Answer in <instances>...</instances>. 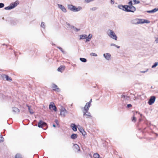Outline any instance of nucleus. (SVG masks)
Segmentation results:
<instances>
[{"instance_id":"nucleus-19","label":"nucleus","mask_w":158,"mask_h":158,"mask_svg":"<svg viewBox=\"0 0 158 158\" xmlns=\"http://www.w3.org/2000/svg\"><path fill=\"white\" fill-rule=\"evenodd\" d=\"M26 106L28 108V110L30 113V114H33L34 112L33 111V110L31 109V106L28 105H26Z\"/></svg>"},{"instance_id":"nucleus-20","label":"nucleus","mask_w":158,"mask_h":158,"mask_svg":"<svg viewBox=\"0 0 158 158\" xmlns=\"http://www.w3.org/2000/svg\"><path fill=\"white\" fill-rule=\"evenodd\" d=\"M74 10H73L74 12H77L80 10L82 9V7L81 6H78L77 8L75 6L74 8Z\"/></svg>"},{"instance_id":"nucleus-16","label":"nucleus","mask_w":158,"mask_h":158,"mask_svg":"<svg viewBox=\"0 0 158 158\" xmlns=\"http://www.w3.org/2000/svg\"><path fill=\"white\" fill-rule=\"evenodd\" d=\"M92 102V100L91 99L89 102H87L84 107H87L88 108H89L91 105V102Z\"/></svg>"},{"instance_id":"nucleus-22","label":"nucleus","mask_w":158,"mask_h":158,"mask_svg":"<svg viewBox=\"0 0 158 158\" xmlns=\"http://www.w3.org/2000/svg\"><path fill=\"white\" fill-rule=\"evenodd\" d=\"M80 40L84 39L87 38V35L85 34L80 35Z\"/></svg>"},{"instance_id":"nucleus-53","label":"nucleus","mask_w":158,"mask_h":158,"mask_svg":"<svg viewBox=\"0 0 158 158\" xmlns=\"http://www.w3.org/2000/svg\"><path fill=\"white\" fill-rule=\"evenodd\" d=\"M140 115L141 116L142 115V114H140Z\"/></svg>"},{"instance_id":"nucleus-8","label":"nucleus","mask_w":158,"mask_h":158,"mask_svg":"<svg viewBox=\"0 0 158 158\" xmlns=\"http://www.w3.org/2000/svg\"><path fill=\"white\" fill-rule=\"evenodd\" d=\"M49 108L50 109H52L55 111H56L57 108L53 102H51L49 106Z\"/></svg>"},{"instance_id":"nucleus-4","label":"nucleus","mask_w":158,"mask_h":158,"mask_svg":"<svg viewBox=\"0 0 158 158\" xmlns=\"http://www.w3.org/2000/svg\"><path fill=\"white\" fill-rule=\"evenodd\" d=\"M108 34L111 38L114 39L115 40H117V37L116 35L114 32L111 30H109L108 31Z\"/></svg>"},{"instance_id":"nucleus-54","label":"nucleus","mask_w":158,"mask_h":158,"mask_svg":"<svg viewBox=\"0 0 158 158\" xmlns=\"http://www.w3.org/2000/svg\"><path fill=\"white\" fill-rule=\"evenodd\" d=\"M138 114H140V113H139H139H138Z\"/></svg>"},{"instance_id":"nucleus-46","label":"nucleus","mask_w":158,"mask_h":158,"mask_svg":"<svg viewBox=\"0 0 158 158\" xmlns=\"http://www.w3.org/2000/svg\"><path fill=\"white\" fill-rule=\"evenodd\" d=\"M148 70V69H147L146 71H140V72L141 73H146V72H147Z\"/></svg>"},{"instance_id":"nucleus-42","label":"nucleus","mask_w":158,"mask_h":158,"mask_svg":"<svg viewBox=\"0 0 158 158\" xmlns=\"http://www.w3.org/2000/svg\"><path fill=\"white\" fill-rule=\"evenodd\" d=\"M94 0H85V2L87 3H89L90 2L94 1Z\"/></svg>"},{"instance_id":"nucleus-32","label":"nucleus","mask_w":158,"mask_h":158,"mask_svg":"<svg viewBox=\"0 0 158 158\" xmlns=\"http://www.w3.org/2000/svg\"><path fill=\"white\" fill-rule=\"evenodd\" d=\"M158 64V63L156 62L154 63V64H153V65H152V68H155V67H156V66H157Z\"/></svg>"},{"instance_id":"nucleus-50","label":"nucleus","mask_w":158,"mask_h":158,"mask_svg":"<svg viewBox=\"0 0 158 158\" xmlns=\"http://www.w3.org/2000/svg\"><path fill=\"white\" fill-rule=\"evenodd\" d=\"M115 47H117V48H120V46H118L117 45H116Z\"/></svg>"},{"instance_id":"nucleus-15","label":"nucleus","mask_w":158,"mask_h":158,"mask_svg":"<svg viewBox=\"0 0 158 158\" xmlns=\"http://www.w3.org/2000/svg\"><path fill=\"white\" fill-rule=\"evenodd\" d=\"M139 23H149L150 22L148 20L143 19H140L139 20Z\"/></svg>"},{"instance_id":"nucleus-45","label":"nucleus","mask_w":158,"mask_h":158,"mask_svg":"<svg viewBox=\"0 0 158 158\" xmlns=\"http://www.w3.org/2000/svg\"><path fill=\"white\" fill-rule=\"evenodd\" d=\"M55 122L56 123V124L57 125H59V123H58V121L57 120V119L55 120Z\"/></svg>"},{"instance_id":"nucleus-34","label":"nucleus","mask_w":158,"mask_h":158,"mask_svg":"<svg viewBox=\"0 0 158 158\" xmlns=\"http://www.w3.org/2000/svg\"><path fill=\"white\" fill-rule=\"evenodd\" d=\"M41 27H43L44 28H45V25L44 24V22H42L41 24Z\"/></svg>"},{"instance_id":"nucleus-37","label":"nucleus","mask_w":158,"mask_h":158,"mask_svg":"<svg viewBox=\"0 0 158 158\" xmlns=\"http://www.w3.org/2000/svg\"><path fill=\"white\" fill-rule=\"evenodd\" d=\"M4 6V4L3 3H0V8H2Z\"/></svg>"},{"instance_id":"nucleus-48","label":"nucleus","mask_w":158,"mask_h":158,"mask_svg":"<svg viewBox=\"0 0 158 158\" xmlns=\"http://www.w3.org/2000/svg\"><path fill=\"white\" fill-rule=\"evenodd\" d=\"M116 44H110V46H116Z\"/></svg>"},{"instance_id":"nucleus-5","label":"nucleus","mask_w":158,"mask_h":158,"mask_svg":"<svg viewBox=\"0 0 158 158\" xmlns=\"http://www.w3.org/2000/svg\"><path fill=\"white\" fill-rule=\"evenodd\" d=\"M128 7H129V6H127V5L123 6L122 5H119L118 6V7L119 9H121L127 12L131 11V10H130V9H128Z\"/></svg>"},{"instance_id":"nucleus-43","label":"nucleus","mask_w":158,"mask_h":158,"mask_svg":"<svg viewBox=\"0 0 158 158\" xmlns=\"http://www.w3.org/2000/svg\"><path fill=\"white\" fill-rule=\"evenodd\" d=\"M81 133H82V135L83 136H85L86 135V132L84 131V130Z\"/></svg>"},{"instance_id":"nucleus-10","label":"nucleus","mask_w":158,"mask_h":158,"mask_svg":"<svg viewBox=\"0 0 158 158\" xmlns=\"http://www.w3.org/2000/svg\"><path fill=\"white\" fill-rule=\"evenodd\" d=\"M52 88L53 90L54 91L57 90L58 92H59L60 91V89L58 87L57 85L55 84H53L52 85Z\"/></svg>"},{"instance_id":"nucleus-35","label":"nucleus","mask_w":158,"mask_h":158,"mask_svg":"<svg viewBox=\"0 0 158 158\" xmlns=\"http://www.w3.org/2000/svg\"><path fill=\"white\" fill-rule=\"evenodd\" d=\"M133 2H134V4H137L140 3L139 1L136 0H133Z\"/></svg>"},{"instance_id":"nucleus-1","label":"nucleus","mask_w":158,"mask_h":158,"mask_svg":"<svg viewBox=\"0 0 158 158\" xmlns=\"http://www.w3.org/2000/svg\"><path fill=\"white\" fill-rule=\"evenodd\" d=\"M89 108L87 107H84L83 112V116H86L87 118H92V116L90 112L88 111Z\"/></svg>"},{"instance_id":"nucleus-14","label":"nucleus","mask_w":158,"mask_h":158,"mask_svg":"<svg viewBox=\"0 0 158 158\" xmlns=\"http://www.w3.org/2000/svg\"><path fill=\"white\" fill-rule=\"evenodd\" d=\"M71 127L74 131H77V127L75 124L72 123L71 125Z\"/></svg>"},{"instance_id":"nucleus-24","label":"nucleus","mask_w":158,"mask_h":158,"mask_svg":"<svg viewBox=\"0 0 158 158\" xmlns=\"http://www.w3.org/2000/svg\"><path fill=\"white\" fill-rule=\"evenodd\" d=\"M4 76H5V78H6V80L10 81H11L12 80L11 78L9 77L8 75H4Z\"/></svg>"},{"instance_id":"nucleus-18","label":"nucleus","mask_w":158,"mask_h":158,"mask_svg":"<svg viewBox=\"0 0 158 158\" xmlns=\"http://www.w3.org/2000/svg\"><path fill=\"white\" fill-rule=\"evenodd\" d=\"M158 10V8H155L154 9L150 10H148L147 11V12L148 13H154Z\"/></svg>"},{"instance_id":"nucleus-47","label":"nucleus","mask_w":158,"mask_h":158,"mask_svg":"<svg viewBox=\"0 0 158 158\" xmlns=\"http://www.w3.org/2000/svg\"><path fill=\"white\" fill-rule=\"evenodd\" d=\"M132 106V105L131 104H128L127 105V107L128 108H129L131 107Z\"/></svg>"},{"instance_id":"nucleus-49","label":"nucleus","mask_w":158,"mask_h":158,"mask_svg":"<svg viewBox=\"0 0 158 158\" xmlns=\"http://www.w3.org/2000/svg\"><path fill=\"white\" fill-rule=\"evenodd\" d=\"M86 42H88V41H90V39H88V38H86Z\"/></svg>"},{"instance_id":"nucleus-7","label":"nucleus","mask_w":158,"mask_h":158,"mask_svg":"<svg viewBox=\"0 0 158 158\" xmlns=\"http://www.w3.org/2000/svg\"><path fill=\"white\" fill-rule=\"evenodd\" d=\"M155 99L156 97L155 96H151L148 101V104L149 105H152L155 102Z\"/></svg>"},{"instance_id":"nucleus-44","label":"nucleus","mask_w":158,"mask_h":158,"mask_svg":"<svg viewBox=\"0 0 158 158\" xmlns=\"http://www.w3.org/2000/svg\"><path fill=\"white\" fill-rule=\"evenodd\" d=\"M110 3L112 4L113 5L114 3V0H111Z\"/></svg>"},{"instance_id":"nucleus-39","label":"nucleus","mask_w":158,"mask_h":158,"mask_svg":"<svg viewBox=\"0 0 158 158\" xmlns=\"http://www.w3.org/2000/svg\"><path fill=\"white\" fill-rule=\"evenodd\" d=\"M97 9V7H94L90 9L92 10H95Z\"/></svg>"},{"instance_id":"nucleus-41","label":"nucleus","mask_w":158,"mask_h":158,"mask_svg":"<svg viewBox=\"0 0 158 158\" xmlns=\"http://www.w3.org/2000/svg\"><path fill=\"white\" fill-rule=\"evenodd\" d=\"M136 118H135V117L134 116H133V118L132 119V121L135 122L136 121Z\"/></svg>"},{"instance_id":"nucleus-33","label":"nucleus","mask_w":158,"mask_h":158,"mask_svg":"<svg viewBox=\"0 0 158 158\" xmlns=\"http://www.w3.org/2000/svg\"><path fill=\"white\" fill-rule=\"evenodd\" d=\"M78 129L81 133L84 131V129L81 127L78 128Z\"/></svg>"},{"instance_id":"nucleus-31","label":"nucleus","mask_w":158,"mask_h":158,"mask_svg":"<svg viewBox=\"0 0 158 158\" xmlns=\"http://www.w3.org/2000/svg\"><path fill=\"white\" fill-rule=\"evenodd\" d=\"M63 67L62 66H60L59 67L58 69H57V70L58 71H60V72H61V70H62V69L63 68Z\"/></svg>"},{"instance_id":"nucleus-26","label":"nucleus","mask_w":158,"mask_h":158,"mask_svg":"<svg viewBox=\"0 0 158 158\" xmlns=\"http://www.w3.org/2000/svg\"><path fill=\"white\" fill-rule=\"evenodd\" d=\"M80 60L81 61L83 62H85L87 61L86 59L85 58H80Z\"/></svg>"},{"instance_id":"nucleus-52","label":"nucleus","mask_w":158,"mask_h":158,"mask_svg":"<svg viewBox=\"0 0 158 158\" xmlns=\"http://www.w3.org/2000/svg\"><path fill=\"white\" fill-rule=\"evenodd\" d=\"M89 156H90V158H92V156L90 154H89Z\"/></svg>"},{"instance_id":"nucleus-17","label":"nucleus","mask_w":158,"mask_h":158,"mask_svg":"<svg viewBox=\"0 0 158 158\" xmlns=\"http://www.w3.org/2000/svg\"><path fill=\"white\" fill-rule=\"evenodd\" d=\"M12 109V111L15 113H19L20 111L19 110L15 107H13Z\"/></svg>"},{"instance_id":"nucleus-38","label":"nucleus","mask_w":158,"mask_h":158,"mask_svg":"<svg viewBox=\"0 0 158 158\" xmlns=\"http://www.w3.org/2000/svg\"><path fill=\"white\" fill-rule=\"evenodd\" d=\"M92 35L91 34H89L88 35V36H87V38H88V39H90L92 37Z\"/></svg>"},{"instance_id":"nucleus-36","label":"nucleus","mask_w":158,"mask_h":158,"mask_svg":"<svg viewBox=\"0 0 158 158\" xmlns=\"http://www.w3.org/2000/svg\"><path fill=\"white\" fill-rule=\"evenodd\" d=\"M90 55L93 56H97V55L96 54L92 52L90 53Z\"/></svg>"},{"instance_id":"nucleus-12","label":"nucleus","mask_w":158,"mask_h":158,"mask_svg":"<svg viewBox=\"0 0 158 158\" xmlns=\"http://www.w3.org/2000/svg\"><path fill=\"white\" fill-rule=\"evenodd\" d=\"M67 112V111L64 108H63L61 110L60 115L64 117L65 116V114Z\"/></svg>"},{"instance_id":"nucleus-11","label":"nucleus","mask_w":158,"mask_h":158,"mask_svg":"<svg viewBox=\"0 0 158 158\" xmlns=\"http://www.w3.org/2000/svg\"><path fill=\"white\" fill-rule=\"evenodd\" d=\"M58 6L59 8H60L63 12L65 13L67 12L66 9L65 8L64 6H63L62 5L58 4Z\"/></svg>"},{"instance_id":"nucleus-51","label":"nucleus","mask_w":158,"mask_h":158,"mask_svg":"<svg viewBox=\"0 0 158 158\" xmlns=\"http://www.w3.org/2000/svg\"><path fill=\"white\" fill-rule=\"evenodd\" d=\"M53 126L54 127H56V125H55V124H53Z\"/></svg>"},{"instance_id":"nucleus-27","label":"nucleus","mask_w":158,"mask_h":158,"mask_svg":"<svg viewBox=\"0 0 158 158\" xmlns=\"http://www.w3.org/2000/svg\"><path fill=\"white\" fill-rule=\"evenodd\" d=\"M15 158H22L21 155L19 154H17L15 156Z\"/></svg>"},{"instance_id":"nucleus-2","label":"nucleus","mask_w":158,"mask_h":158,"mask_svg":"<svg viewBox=\"0 0 158 158\" xmlns=\"http://www.w3.org/2000/svg\"><path fill=\"white\" fill-rule=\"evenodd\" d=\"M19 4V2L16 1L14 3H10L9 6L5 7L4 9L6 10H11Z\"/></svg>"},{"instance_id":"nucleus-28","label":"nucleus","mask_w":158,"mask_h":158,"mask_svg":"<svg viewBox=\"0 0 158 158\" xmlns=\"http://www.w3.org/2000/svg\"><path fill=\"white\" fill-rule=\"evenodd\" d=\"M74 146L76 149L78 150V151L80 150V147L77 144H75L74 145Z\"/></svg>"},{"instance_id":"nucleus-23","label":"nucleus","mask_w":158,"mask_h":158,"mask_svg":"<svg viewBox=\"0 0 158 158\" xmlns=\"http://www.w3.org/2000/svg\"><path fill=\"white\" fill-rule=\"evenodd\" d=\"M121 98H123L124 100H128L129 98V97L128 96L124 95L123 94L121 95Z\"/></svg>"},{"instance_id":"nucleus-29","label":"nucleus","mask_w":158,"mask_h":158,"mask_svg":"<svg viewBox=\"0 0 158 158\" xmlns=\"http://www.w3.org/2000/svg\"><path fill=\"white\" fill-rule=\"evenodd\" d=\"M58 48L61 52L64 54L65 53V52L64 51L63 49L61 47H57Z\"/></svg>"},{"instance_id":"nucleus-9","label":"nucleus","mask_w":158,"mask_h":158,"mask_svg":"<svg viewBox=\"0 0 158 158\" xmlns=\"http://www.w3.org/2000/svg\"><path fill=\"white\" fill-rule=\"evenodd\" d=\"M103 56L107 60H109L111 59V56L109 53H106L103 54Z\"/></svg>"},{"instance_id":"nucleus-6","label":"nucleus","mask_w":158,"mask_h":158,"mask_svg":"<svg viewBox=\"0 0 158 158\" xmlns=\"http://www.w3.org/2000/svg\"><path fill=\"white\" fill-rule=\"evenodd\" d=\"M128 4L130 5H127V6H129L128 7V9H130V10H131V11H130L129 12H134L136 10L135 8L132 5V2L131 1H130L128 3Z\"/></svg>"},{"instance_id":"nucleus-21","label":"nucleus","mask_w":158,"mask_h":158,"mask_svg":"<svg viewBox=\"0 0 158 158\" xmlns=\"http://www.w3.org/2000/svg\"><path fill=\"white\" fill-rule=\"evenodd\" d=\"M77 137V134H73L71 136V138L72 139H75Z\"/></svg>"},{"instance_id":"nucleus-30","label":"nucleus","mask_w":158,"mask_h":158,"mask_svg":"<svg viewBox=\"0 0 158 158\" xmlns=\"http://www.w3.org/2000/svg\"><path fill=\"white\" fill-rule=\"evenodd\" d=\"M4 141V138L2 135H0V143L3 142Z\"/></svg>"},{"instance_id":"nucleus-40","label":"nucleus","mask_w":158,"mask_h":158,"mask_svg":"<svg viewBox=\"0 0 158 158\" xmlns=\"http://www.w3.org/2000/svg\"><path fill=\"white\" fill-rule=\"evenodd\" d=\"M73 28L74 29L75 31L77 32L80 31V29L77 28L76 27H73Z\"/></svg>"},{"instance_id":"nucleus-25","label":"nucleus","mask_w":158,"mask_h":158,"mask_svg":"<svg viewBox=\"0 0 158 158\" xmlns=\"http://www.w3.org/2000/svg\"><path fill=\"white\" fill-rule=\"evenodd\" d=\"M94 158H100V155L97 153H95L94 154Z\"/></svg>"},{"instance_id":"nucleus-3","label":"nucleus","mask_w":158,"mask_h":158,"mask_svg":"<svg viewBox=\"0 0 158 158\" xmlns=\"http://www.w3.org/2000/svg\"><path fill=\"white\" fill-rule=\"evenodd\" d=\"M38 127L40 128H42L44 130L47 128V124L41 120H40L38 123Z\"/></svg>"},{"instance_id":"nucleus-13","label":"nucleus","mask_w":158,"mask_h":158,"mask_svg":"<svg viewBox=\"0 0 158 158\" xmlns=\"http://www.w3.org/2000/svg\"><path fill=\"white\" fill-rule=\"evenodd\" d=\"M75 7V6H73L72 5H68V8L72 11H73L74 10V8Z\"/></svg>"}]
</instances>
